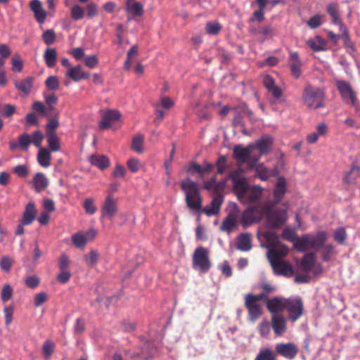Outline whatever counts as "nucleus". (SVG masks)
<instances>
[{
	"label": "nucleus",
	"mask_w": 360,
	"mask_h": 360,
	"mask_svg": "<svg viewBox=\"0 0 360 360\" xmlns=\"http://www.w3.org/2000/svg\"><path fill=\"white\" fill-rule=\"evenodd\" d=\"M44 139V135L40 130H37L30 135L31 143L36 147H40Z\"/></svg>",
	"instance_id": "864d4df0"
},
{
	"label": "nucleus",
	"mask_w": 360,
	"mask_h": 360,
	"mask_svg": "<svg viewBox=\"0 0 360 360\" xmlns=\"http://www.w3.org/2000/svg\"><path fill=\"white\" fill-rule=\"evenodd\" d=\"M257 209L254 207L247 208L242 214L241 224L245 228L257 222L259 218L256 216Z\"/></svg>",
	"instance_id": "a211bd4d"
},
{
	"label": "nucleus",
	"mask_w": 360,
	"mask_h": 360,
	"mask_svg": "<svg viewBox=\"0 0 360 360\" xmlns=\"http://www.w3.org/2000/svg\"><path fill=\"white\" fill-rule=\"evenodd\" d=\"M262 188L259 186L255 185L252 187H249L245 195L243 197L245 198L248 202H255L259 200L262 195Z\"/></svg>",
	"instance_id": "c756f323"
},
{
	"label": "nucleus",
	"mask_w": 360,
	"mask_h": 360,
	"mask_svg": "<svg viewBox=\"0 0 360 360\" xmlns=\"http://www.w3.org/2000/svg\"><path fill=\"white\" fill-rule=\"evenodd\" d=\"M41 39L46 45L50 46L53 44L56 39L54 30L52 29L46 30L43 32Z\"/></svg>",
	"instance_id": "37998d69"
},
{
	"label": "nucleus",
	"mask_w": 360,
	"mask_h": 360,
	"mask_svg": "<svg viewBox=\"0 0 360 360\" xmlns=\"http://www.w3.org/2000/svg\"><path fill=\"white\" fill-rule=\"evenodd\" d=\"M288 298L275 297L267 301L266 308L273 315H277L278 312L283 311L286 308Z\"/></svg>",
	"instance_id": "f8f14e48"
},
{
	"label": "nucleus",
	"mask_w": 360,
	"mask_h": 360,
	"mask_svg": "<svg viewBox=\"0 0 360 360\" xmlns=\"http://www.w3.org/2000/svg\"><path fill=\"white\" fill-rule=\"evenodd\" d=\"M18 143L22 150H27L31 144L30 135L27 133L20 135L18 136Z\"/></svg>",
	"instance_id": "3c124183"
},
{
	"label": "nucleus",
	"mask_w": 360,
	"mask_h": 360,
	"mask_svg": "<svg viewBox=\"0 0 360 360\" xmlns=\"http://www.w3.org/2000/svg\"><path fill=\"white\" fill-rule=\"evenodd\" d=\"M236 248L240 251H249L252 248L251 235L248 233L240 234L237 237Z\"/></svg>",
	"instance_id": "393cba45"
},
{
	"label": "nucleus",
	"mask_w": 360,
	"mask_h": 360,
	"mask_svg": "<svg viewBox=\"0 0 360 360\" xmlns=\"http://www.w3.org/2000/svg\"><path fill=\"white\" fill-rule=\"evenodd\" d=\"M91 165L96 166L101 170L108 168L110 165V161L105 155H92L90 159Z\"/></svg>",
	"instance_id": "f704fd0d"
},
{
	"label": "nucleus",
	"mask_w": 360,
	"mask_h": 360,
	"mask_svg": "<svg viewBox=\"0 0 360 360\" xmlns=\"http://www.w3.org/2000/svg\"><path fill=\"white\" fill-rule=\"evenodd\" d=\"M125 11L127 13L131 14L132 18L141 17L144 13L143 6L138 1H132L126 4Z\"/></svg>",
	"instance_id": "c85d7f7f"
},
{
	"label": "nucleus",
	"mask_w": 360,
	"mask_h": 360,
	"mask_svg": "<svg viewBox=\"0 0 360 360\" xmlns=\"http://www.w3.org/2000/svg\"><path fill=\"white\" fill-rule=\"evenodd\" d=\"M298 352L297 347L293 342L277 343L275 345V353L288 359H295Z\"/></svg>",
	"instance_id": "1a4fd4ad"
},
{
	"label": "nucleus",
	"mask_w": 360,
	"mask_h": 360,
	"mask_svg": "<svg viewBox=\"0 0 360 360\" xmlns=\"http://www.w3.org/2000/svg\"><path fill=\"white\" fill-rule=\"evenodd\" d=\"M286 191V180L283 176H279L274 190V199L271 202V204L278 205L285 196Z\"/></svg>",
	"instance_id": "ddd939ff"
},
{
	"label": "nucleus",
	"mask_w": 360,
	"mask_h": 360,
	"mask_svg": "<svg viewBox=\"0 0 360 360\" xmlns=\"http://www.w3.org/2000/svg\"><path fill=\"white\" fill-rule=\"evenodd\" d=\"M326 94L320 88L307 84L303 89V104L307 109L317 110L326 106Z\"/></svg>",
	"instance_id": "20e7f679"
},
{
	"label": "nucleus",
	"mask_w": 360,
	"mask_h": 360,
	"mask_svg": "<svg viewBox=\"0 0 360 360\" xmlns=\"http://www.w3.org/2000/svg\"><path fill=\"white\" fill-rule=\"evenodd\" d=\"M13 172L19 177H26L28 174V169L26 165H19L13 169Z\"/></svg>",
	"instance_id": "774afa93"
},
{
	"label": "nucleus",
	"mask_w": 360,
	"mask_h": 360,
	"mask_svg": "<svg viewBox=\"0 0 360 360\" xmlns=\"http://www.w3.org/2000/svg\"><path fill=\"white\" fill-rule=\"evenodd\" d=\"M144 136L141 134H137L133 137L131 142V149L138 153L143 151V145Z\"/></svg>",
	"instance_id": "ea45409f"
},
{
	"label": "nucleus",
	"mask_w": 360,
	"mask_h": 360,
	"mask_svg": "<svg viewBox=\"0 0 360 360\" xmlns=\"http://www.w3.org/2000/svg\"><path fill=\"white\" fill-rule=\"evenodd\" d=\"M289 313V318L292 321H297L303 313V302L300 297L288 298L286 308Z\"/></svg>",
	"instance_id": "6e6552de"
},
{
	"label": "nucleus",
	"mask_w": 360,
	"mask_h": 360,
	"mask_svg": "<svg viewBox=\"0 0 360 360\" xmlns=\"http://www.w3.org/2000/svg\"><path fill=\"white\" fill-rule=\"evenodd\" d=\"M13 295V289L9 284H6L4 285L1 293V299L3 302H7L12 297Z\"/></svg>",
	"instance_id": "13d9d810"
},
{
	"label": "nucleus",
	"mask_w": 360,
	"mask_h": 360,
	"mask_svg": "<svg viewBox=\"0 0 360 360\" xmlns=\"http://www.w3.org/2000/svg\"><path fill=\"white\" fill-rule=\"evenodd\" d=\"M259 332L262 337H266L270 333V325L268 321L264 320L258 326Z\"/></svg>",
	"instance_id": "338daca9"
},
{
	"label": "nucleus",
	"mask_w": 360,
	"mask_h": 360,
	"mask_svg": "<svg viewBox=\"0 0 360 360\" xmlns=\"http://www.w3.org/2000/svg\"><path fill=\"white\" fill-rule=\"evenodd\" d=\"M101 212L103 217H108L110 219H112L117 212V202L111 195L106 197L101 207Z\"/></svg>",
	"instance_id": "4468645a"
},
{
	"label": "nucleus",
	"mask_w": 360,
	"mask_h": 360,
	"mask_svg": "<svg viewBox=\"0 0 360 360\" xmlns=\"http://www.w3.org/2000/svg\"><path fill=\"white\" fill-rule=\"evenodd\" d=\"M248 309L249 319L255 321L262 314L261 307L259 304L253 305L247 308Z\"/></svg>",
	"instance_id": "8fccbe9b"
},
{
	"label": "nucleus",
	"mask_w": 360,
	"mask_h": 360,
	"mask_svg": "<svg viewBox=\"0 0 360 360\" xmlns=\"http://www.w3.org/2000/svg\"><path fill=\"white\" fill-rule=\"evenodd\" d=\"M236 112L234 117L233 119V125L234 127H245V124L243 122V114L240 110H234Z\"/></svg>",
	"instance_id": "e2e57ef3"
},
{
	"label": "nucleus",
	"mask_w": 360,
	"mask_h": 360,
	"mask_svg": "<svg viewBox=\"0 0 360 360\" xmlns=\"http://www.w3.org/2000/svg\"><path fill=\"white\" fill-rule=\"evenodd\" d=\"M30 10L34 13L36 20L39 23H44L46 18V12L42 8L39 0H32L30 3Z\"/></svg>",
	"instance_id": "412c9836"
},
{
	"label": "nucleus",
	"mask_w": 360,
	"mask_h": 360,
	"mask_svg": "<svg viewBox=\"0 0 360 360\" xmlns=\"http://www.w3.org/2000/svg\"><path fill=\"white\" fill-rule=\"evenodd\" d=\"M66 76L69 77L75 82H78L82 79H88L90 76V74L89 72H84L80 65H77L70 68L66 73Z\"/></svg>",
	"instance_id": "b1692460"
},
{
	"label": "nucleus",
	"mask_w": 360,
	"mask_h": 360,
	"mask_svg": "<svg viewBox=\"0 0 360 360\" xmlns=\"http://www.w3.org/2000/svg\"><path fill=\"white\" fill-rule=\"evenodd\" d=\"M276 274L290 277L294 274L292 264L286 261L271 260L270 262Z\"/></svg>",
	"instance_id": "9d476101"
},
{
	"label": "nucleus",
	"mask_w": 360,
	"mask_h": 360,
	"mask_svg": "<svg viewBox=\"0 0 360 360\" xmlns=\"http://www.w3.org/2000/svg\"><path fill=\"white\" fill-rule=\"evenodd\" d=\"M271 326L276 335H282L286 330V319L282 315H273Z\"/></svg>",
	"instance_id": "aec40b11"
},
{
	"label": "nucleus",
	"mask_w": 360,
	"mask_h": 360,
	"mask_svg": "<svg viewBox=\"0 0 360 360\" xmlns=\"http://www.w3.org/2000/svg\"><path fill=\"white\" fill-rule=\"evenodd\" d=\"M32 108V110L39 112V113L44 117L49 116V114L47 113V110L44 105L41 101L34 102Z\"/></svg>",
	"instance_id": "0e129e2a"
},
{
	"label": "nucleus",
	"mask_w": 360,
	"mask_h": 360,
	"mask_svg": "<svg viewBox=\"0 0 360 360\" xmlns=\"http://www.w3.org/2000/svg\"><path fill=\"white\" fill-rule=\"evenodd\" d=\"M121 114L116 110H108L103 115V118L99 122V128L101 129H108L112 122L120 120Z\"/></svg>",
	"instance_id": "dca6fc26"
},
{
	"label": "nucleus",
	"mask_w": 360,
	"mask_h": 360,
	"mask_svg": "<svg viewBox=\"0 0 360 360\" xmlns=\"http://www.w3.org/2000/svg\"><path fill=\"white\" fill-rule=\"evenodd\" d=\"M70 15L74 20H79L84 16V10L82 6L75 5L71 8Z\"/></svg>",
	"instance_id": "09e8293b"
},
{
	"label": "nucleus",
	"mask_w": 360,
	"mask_h": 360,
	"mask_svg": "<svg viewBox=\"0 0 360 360\" xmlns=\"http://www.w3.org/2000/svg\"><path fill=\"white\" fill-rule=\"evenodd\" d=\"M72 240L77 248H83L88 240V238L84 234L77 233L72 236Z\"/></svg>",
	"instance_id": "c03bdc74"
},
{
	"label": "nucleus",
	"mask_w": 360,
	"mask_h": 360,
	"mask_svg": "<svg viewBox=\"0 0 360 360\" xmlns=\"http://www.w3.org/2000/svg\"><path fill=\"white\" fill-rule=\"evenodd\" d=\"M321 258L323 262H328L331 260L332 257L335 254V246L333 244H323L321 247Z\"/></svg>",
	"instance_id": "4c0bfd02"
},
{
	"label": "nucleus",
	"mask_w": 360,
	"mask_h": 360,
	"mask_svg": "<svg viewBox=\"0 0 360 360\" xmlns=\"http://www.w3.org/2000/svg\"><path fill=\"white\" fill-rule=\"evenodd\" d=\"M335 85L344 100L349 99L352 105H355L356 96L349 83L344 80H337Z\"/></svg>",
	"instance_id": "9b49d317"
},
{
	"label": "nucleus",
	"mask_w": 360,
	"mask_h": 360,
	"mask_svg": "<svg viewBox=\"0 0 360 360\" xmlns=\"http://www.w3.org/2000/svg\"><path fill=\"white\" fill-rule=\"evenodd\" d=\"M360 176V167L352 165L349 171L345 174L343 181L348 185H354Z\"/></svg>",
	"instance_id": "cd10ccee"
},
{
	"label": "nucleus",
	"mask_w": 360,
	"mask_h": 360,
	"mask_svg": "<svg viewBox=\"0 0 360 360\" xmlns=\"http://www.w3.org/2000/svg\"><path fill=\"white\" fill-rule=\"evenodd\" d=\"M44 59L46 66L53 68L57 62V52L53 48H47L44 53Z\"/></svg>",
	"instance_id": "7c9ffc66"
},
{
	"label": "nucleus",
	"mask_w": 360,
	"mask_h": 360,
	"mask_svg": "<svg viewBox=\"0 0 360 360\" xmlns=\"http://www.w3.org/2000/svg\"><path fill=\"white\" fill-rule=\"evenodd\" d=\"M15 111V105L11 104H4L2 106V109L0 110V113L6 117H9L14 114Z\"/></svg>",
	"instance_id": "052dcab7"
},
{
	"label": "nucleus",
	"mask_w": 360,
	"mask_h": 360,
	"mask_svg": "<svg viewBox=\"0 0 360 360\" xmlns=\"http://www.w3.org/2000/svg\"><path fill=\"white\" fill-rule=\"evenodd\" d=\"M32 183L34 184V187L35 189V191L37 193H40L44 189L47 188L49 186V180L45 176L44 174L41 172H37L33 179Z\"/></svg>",
	"instance_id": "a878e982"
},
{
	"label": "nucleus",
	"mask_w": 360,
	"mask_h": 360,
	"mask_svg": "<svg viewBox=\"0 0 360 360\" xmlns=\"http://www.w3.org/2000/svg\"><path fill=\"white\" fill-rule=\"evenodd\" d=\"M263 236L266 243L262 246L268 249L267 257L270 262L271 260H278V257L288 255L289 250L288 246L280 243V236L276 232L268 231L264 233Z\"/></svg>",
	"instance_id": "7ed1b4c3"
},
{
	"label": "nucleus",
	"mask_w": 360,
	"mask_h": 360,
	"mask_svg": "<svg viewBox=\"0 0 360 360\" xmlns=\"http://www.w3.org/2000/svg\"><path fill=\"white\" fill-rule=\"evenodd\" d=\"M33 77H27L21 81L15 80L14 86L16 89L22 92L24 94L27 95L30 94L33 86Z\"/></svg>",
	"instance_id": "bb28decb"
},
{
	"label": "nucleus",
	"mask_w": 360,
	"mask_h": 360,
	"mask_svg": "<svg viewBox=\"0 0 360 360\" xmlns=\"http://www.w3.org/2000/svg\"><path fill=\"white\" fill-rule=\"evenodd\" d=\"M315 262V253L309 252L306 254L301 260V264L303 270L306 273H309L314 264Z\"/></svg>",
	"instance_id": "c9c22d12"
},
{
	"label": "nucleus",
	"mask_w": 360,
	"mask_h": 360,
	"mask_svg": "<svg viewBox=\"0 0 360 360\" xmlns=\"http://www.w3.org/2000/svg\"><path fill=\"white\" fill-rule=\"evenodd\" d=\"M99 259V254L95 250H91L88 255L84 256V261L89 266H95Z\"/></svg>",
	"instance_id": "a19ab883"
},
{
	"label": "nucleus",
	"mask_w": 360,
	"mask_h": 360,
	"mask_svg": "<svg viewBox=\"0 0 360 360\" xmlns=\"http://www.w3.org/2000/svg\"><path fill=\"white\" fill-rule=\"evenodd\" d=\"M186 171L189 174L192 176L195 175V174H198L200 176H202V166L195 162H191L189 163Z\"/></svg>",
	"instance_id": "5fc2aeb1"
},
{
	"label": "nucleus",
	"mask_w": 360,
	"mask_h": 360,
	"mask_svg": "<svg viewBox=\"0 0 360 360\" xmlns=\"http://www.w3.org/2000/svg\"><path fill=\"white\" fill-rule=\"evenodd\" d=\"M266 225L269 229L281 227L287 221V213L283 210L267 209Z\"/></svg>",
	"instance_id": "0eeeda50"
},
{
	"label": "nucleus",
	"mask_w": 360,
	"mask_h": 360,
	"mask_svg": "<svg viewBox=\"0 0 360 360\" xmlns=\"http://www.w3.org/2000/svg\"><path fill=\"white\" fill-rule=\"evenodd\" d=\"M37 216V209L33 202H29L25 206L21 219L19 220L22 224L30 225Z\"/></svg>",
	"instance_id": "f3484780"
},
{
	"label": "nucleus",
	"mask_w": 360,
	"mask_h": 360,
	"mask_svg": "<svg viewBox=\"0 0 360 360\" xmlns=\"http://www.w3.org/2000/svg\"><path fill=\"white\" fill-rule=\"evenodd\" d=\"M6 325L8 326L13 321V306H5L4 308Z\"/></svg>",
	"instance_id": "69168bd1"
},
{
	"label": "nucleus",
	"mask_w": 360,
	"mask_h": 360,
	"mask_svg": "<svg viewBox=\"0 0 360 360\" xmlns=\"http://www.w3.org/2000/svg\"><path fill=\"white\" fill-rule=\"evenodd\" d=\"M210 267L208 250L204 247H198L193 255V268L201 273H207Z\"/></svg>",
	"instance_id": "423d86ee"
},
{
	"label": "nucleus",
	"mask_w": 360,
	"mask_h": 360,
	"mask_svg": "<svg viewBox=\"0 0 360 360\" xmlns=\"http://www.w3.org/2000/svg\"><path fill=\"white\" fill-rule=\"evenodd\" d=\"M264 10L259 8L258 10L253 12L252 15L248 19V22L253 23L255 21L261 22L264 20Z\"/></svg>",
	"instance_id": "4d7b16f0"
},
{
	"label": "nucleus",
	"mask_w": 360,
	"mask_h": 360,
	"mask_svg": "<svg viewBox=\"0 0 360 360\" xmlns=\"http://www.w3.org/2000/svg\"><path fill=\"white\" fill-rule=\"evenodd\" d=\"M339 30L342 32V38L341 39L343 41V45L345 49L349 47V46L354 44L350 38L349 30L346 26H345L344 27L340 28Z\"/></svg>",
	"instance_id": "603ef678"
},
{
	"label": "nucleus",
	"mask_w": 360,
	"mask_h": 360,
	"mask_svg": "<svg viewBox=\"0 0 360 360\" xmlns=\"http://www.w3.org/2000/svg\"><path fill=\"white\" fill-rule=\"evenodd\" d=\"M333 238L338 243L342 245L347 238V233L344 227L338 228L333 234Z\"/></svg>",
	"instance_id": "49530a36"
},
{
	"label": "nucleus",
	"mask_w": 360,
	"mask_h": 360,
	"mask_svg": "<svg viewBox=\"0 0 360 360\" xmlns=\"http://www.w3.org/2000/svg\"><path fill=\"white\" fill-rule=\"evenodd\" d=\"M255 360H276V354L269 347L259 349Z\"/></svg>",
	"instance_id": "2f4dec72"
},
{
	"label": "nucleus",
	"mask_w": 360,
	"mask_h": 360,
	"mask_svg": "<svg viewBox=\"0 0 360 360\" xmlns=\"http://www.w3.org/2000/svg\"><path fill=\"white\" fill-rule=\"evenodd\" d=\"M252 146L246 148L241 145H236L233 149V156L239 164L248 162L250 159V148Z\"/></svg>",
	"instance_id": "2eb2a0df"
},
{
	"label": "nucleus",
	"mask_w": 360,
	"mask_h": 360,
	"mask_svg": "<svg viewBox=\"0 0 360 360\" xmlns=\"http://www.w3.org/2000/svg\"><path fill=\"white\" fill-rule=\"evenodd\" d=\"M46 88L55 91L59 89V80L56 76H49L45 81Z\"/></svg>",
	"instance_id": "de8ad7c7"
},
{
	"label": "nucleus",
	"mask_w": 360,
	"mask_h": 360,
	"mask_svg": "<svg viewBox=\"0 0 360 360\" xmlns=\"http://www.w3.org/2000/svg\"><path fill=\"white\" fill-rule=\"evenodd\" d=\"M181 188L185 192V200L189 209L197 212H202L208 217L219 214L220 207L223 202L222 195L214 196L210 205L202 208V198L196 182L187 178L181 182Z\"/></svg>",
	"instance_id": "f257e3e1"
},
{
	"label": "nucleus",
	"mask_w": 360,
	"mask_h": 360,
	"mask_svg": "<svg viewBox=\"0 0 360 360\" xmlns=\"http://www.w3.org/2000/svg\"><path fill=\"white\" fill-rule=\"evenodd\" d=\"M272 142L273 139L271 136H263L260 139L255 142L253 147L257 148L259 151L260 154L265 155L270 151Z\"/></svg>",
	"instance_id": "5701e85b"
},
{
	"label": "nucleus",
	"mask_w": 360,
	"mask_h": 360,
	"mask_svg": "<svg viewBox=\"0 0 360 360\" xmlns=\"http://www.w3.org/2000/svg\"><path fill=\"white\" fill-rule=\"evenodd\" d=\"M51 153L50 151L46 148H41L37 154V161L39 164L44 167H47L50 166L51 162Z\"/></svg>",
	"instance_id": "72a5a7b5"
},
{
	"label": "nucleus",
	"mask_w": 360,
	"mask_h": 360,
	"mask_svg": "<svg viewBox=\"0 0 360 360\" xmlns=\"http://www.w3.org/2000/svg\"><path fill=\"white\" fill-rule=\"evenodd\" d=\"M236 227V221L235 217L233 214L230 213L223 220L221 225L220 226V230L222 231H225L227 233H230Z\"/></svg>",
	"instance_id": "473e14b6"
},
{
	"label": "nucleus",
	"mask_w": 360,
	"mask_h": 360,
	"mask_svg": "<svg viewBox=\"0 0 360 360\" xmlns=\"http://www.w3.org/2000/svg\"><path fill=\"white\" fill-rule=\"evenodd\" d=\"M327 238V233L324 231L304 234L295 240L294 247L300 252H304L307 249H314L318 252L323 246Z\"/></svg>",
	"instance_id": "f03ea898"
},
{
	"label": "nucleus",
	"mask_w": 360,
	"mask_h": 360,
	"mask_svg": "<svg viewBox=\"0 0 360 360\" xmlns=\"http://www.w3.org/2000/svg\"><path fill=\"white\" fill-rule=\"evenodd\" d=\"M47 133V143L50 148V152L59 151L60 149V145L59 139L56 134V132H46Z\"/></svg>",
	"instance_id": "e433bc0d"
},
{
	"label": "nucleus",
	"mask_w": 360,
	"mask_h": 360,
	"mask_svg": "<svg viewBox=\"0 0 360 360\" xmlns=\"http://www.w3.org/2000/svg\"><path fill=\"white\" fill-rule=\"evenodd\" d=\"M290 68L292 76L295 79H298L301 75V61L299 53L297 52H290Z\"/></svg>",
	"instance_id": "4be33fe9"
},
{
	"label": "nucleus",
	"mask_w": 360,
	"mask_h": 360,
	"mask_svg": "<svg viewBox=\"0 0 360 360\" xmlns=\"http://www.w3.org/2000/svg\"><path fill=\"white\" fill-rule=\"evenodd\" d=\"M84 207L85 212L89 214H94L96 211V207L94 204V200L91 198H86L84 202Z\"/></svg>",
	"instance_id": "680f3d73"
},
{
	"label": "nucleus",
	"mask_w": 360,
	"mask_h": 360,
	"mask_svg": "<svg viewBox=\"0 0 360 360\" xmlns=\"http://www.w3.org/2000/svg\"><path fill=\"white\" fill-rule=\"evenodd\" d=\"M221 28L220 24L217 22H208L206 24V32L210 34H217L221 30Z\"/></svg>",
	"instance_id": "6e6d98bb"
},
{
	"label": "nucleus",
	"mask_w": 360,
	"mask_h": 360,
	"mask_svg": "<svg viewBox=\"0 0 360 360\" xmlns=\"http://www.w3.org/2000/svg\"><path fill=\"white\" fill-rule=\"evenodd\" d=\"M12 70L14 72H20L22 69V60L18 55H15L11 59Z\"/></svg>",
	"instance_id": "bf43d9fd"
},
{
	"label": "nucleus",
	"mask_w": 360,
	"mask_h": 360,
	"mask_svg": "<svg viewBox=\"0 0 360 360\" xmlns=\"http://www.w3.org/2000/svg\"><path fill=\"white\" fill-rule=\"evenodd\" d=\"M56 345L50 340H46L42 345V352L44 357L49 359L53 353Z\"/></svg>",
	"instance_id": "79ce46f5"
},
{
	"label": "nucleus",
	"mask_w": 360,
	"mask_h": 360,
	"mask_svg": "<svg viewBox=\"0 0 360 360\" xmlns=\"http://www.w3.org/2000/svg\"><path fill=\"white\" fill-rule=\"evenodd\" d=\"M316 39L319 40V43L313 39H308L307 41L308 46L315 52L325 51L326 49V41L320 36H317Z\"/></svg>",
	"instance_id": "58836bf2"
},
{
	"label": "nucleus",
	"mask_w": 360,
	"mask_h": 360,
	"mask_svg": "<svg viewBox=\"0 0 360 360\" xmlns=\"http://www.w3.org/2000/svg\"><path fill=\"white\" fill-rule=\"evenodd\" d=\"M323 15L320 14H316L311 16L307 22L306 24L311 29H316L320 27L322 25L321 19Z\"/></svg>",
	"instance_id": "a18cd8bd"
},
{
	"label": "nucleus",
	"mask_w": 360,
	"mask_h": 360,
	"mask_svg": "<svg viewBox=\"0 0 360 360\" xmlns=\"http://www.w3.org/2000/svg\"><path fill=\"white\" fill-rule=\"evenodd\" d=\"M243 172V169L239 168L231 171L229 175V179L233 183V191L239 200L243 199L250 187Z\"/></svg>",
	"instance_id": "39448f33"
},
{
	"label": "nucleus",
	"mask_w": 360,
	"mask_h": 360,
	"mask_svg": "<svg viewBox=\"0 0 360 360\" xmlns=\"http://www.w3.org/2000/svg\"><path fill=\"white\" fill-rule=\"evenodd\" d=\"M326 12L330 16L332 23L338 25L339 29L346 26L340 18L338 4L335 3H330L326 6Z\"/></svg>",
	"instance_id": "6ab92c4d"
}]
</instances>
